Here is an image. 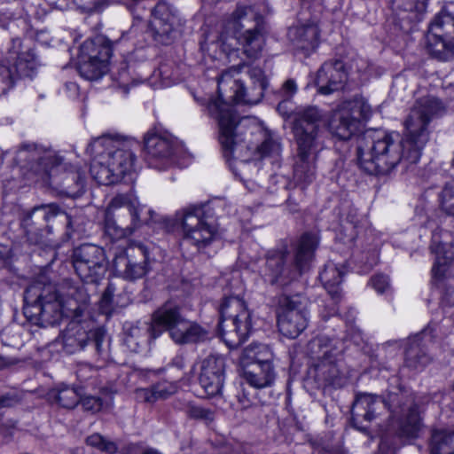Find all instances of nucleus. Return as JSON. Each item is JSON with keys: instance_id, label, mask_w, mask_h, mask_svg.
Returning <instances> with one entry per match:
<instances>
[{"instance_id": "1", "label": "nucleus", "mask_w": 454, "mask_h": 454, "mask_svg": "<svg viewBox=\"0 0 454 454\" xmlns=\"http://www.w3.org/2000/svg\"><path fill=\"white\" fill-rule=\"evenodd\" d=\"M243 65L239 64L222 73L218 78V98H208L207 108L211 116L218 121L219 142L226 158H243L244 152L251 154L259 153L262 156L280 151L279 143L271 138L265 139L261 145L254 137L261 136V128L254 119L239 117L229 105L241 103L255 105L259 103L267 87V81L260 68L251 69L249 74L253 85L245 87L243 82L235 78Z\"/></svg>"}, {"instance_id": "2", "label": "nucleus", "mask_w": 454, "mask_h": 454, "mask_svg": "<svg viewBox=\"0 0 454 454\" xmlns=\"http://www.w3.org/2000/svg\"><path fill=\"white\" fill-rule=\"evenodd\" d=\"M324 113L309 106L294 113L293 132L297 144V157L294 169L295 184L304 190L316 178V162L323 148Z\"/></svg>"}, {"instance_id": "3", "label": "nucleus", "mask_w": 454, "mask_h": 454, "mask_svg": "<svg viewBox=\"0 0 454 454\" xmlns=\"http://www.w3.org/2000/svg\"><path fill=\"white\" fill-rule=\"evenodd\" d=\"M395 133H375L359 140L357 161L359 167L370 175H388L399 164L405 168L415 165L419 160L408 158L410 146Z\"/></svg>"}, {"instance_id": "4", "label": "nucleus", "mask_w": 454, "mask_h": 454, "mask_svg": "<svg viewBox=\"0 0 454 454\" xmlns=\"http://www.w3.org/2000/svg\"><path fill=\"white\" fill-rule=\"evenodd\" d=\"M260 18L248 6H238L224 22L223 29L212 47H220L226 55L234 52L231 41H237L243 53L249 59H256L261 55L264 45V37L260 28Z\"/></svg>"}, {"instance_id": "5", "label": "nucleus", "mask_w": 454, "mask_h": 454, "mask_svg": "<svg viewBox=\"0 0 454 454\" xmlns=\"http://www.w3.org/2000/svg\"><path fill=\"white\" fill-rule=\"evenodd\" d=\"M96 156L91 160L90 172L92 178L102 185L121 181L134 166L136 156L126 145L117 146L109 138L98 137L87 149Z\"/></svg>"}, {"instance_id": "6", "label": "nucleus", "mask_w": 454, "mask_h": 454, "mask_svg": "<svg viewBox=\"0 0 454 454\" xmlns=\"http://www.w3.org/2000/svg\"><path fill=\"white\" fill-rule=\"evenodd\" d=\"M163 331L168 333L171 340L178 345L204 342L209 339L207 327L185 318L181 309L172 303H165L152 315L148 328L150 336L159 337Z\"/></svg>"}, {"instance_id": "7", "label": "nucleus", "mask_w": 454, "mask_h": 454, "mask_svg": "<svg viewBox=\"0 0 454 454\" xmlns=\"http://www.w3.org/2000/svg\"><path fill=\"white\" fill-rule=\"evenodd\" d=\"M142 207L136 197L130 193L115 195L106 209L105 233L113 240L131 236L144 223L153 218V211L148 209L149 219L143 218Z\"/></svg>"}, {"instance_id": "8", "label": "nucleus", "mask_w": 454, "mask_h": 454, "mask_svg": "<svg viewBox=\"0 0 454 454\" xmlns=\"http://www.w3.org/2000/svg\"><path fill=\"white\" fill-rule=\"evenodd\" d=\"M24 315L34 325L47 327L58 325L64 317L60 294L51 283L31 284L24 294Z\"/></svg>"}, {"instance_id": "9", "label": "nucleus", "mask_w": 454, "mask_h": 454, "mask_svg": "<svg viewBox=\"0 0 454 454\" xmlns=\"http://www.w3.org/2000/svg\"><path fill=\"white\" fill-rule=\"evenodd\" d=\"M443 110L442 103L434 98L418 100L404 120L402 139L410 146L408 158L419 160L422 150L429 140L428 124Z\"/></svg>"}, {"instance_id": "10", "label": "nucleus", "mask_w": 454, "mask_h": 454, "mask_svg": "<svg viewBox=\"0 0 454 454\" xmlns=\"http://www.w3.org/2000/svg\"><path fill=\"white\" fill-rule=\"evenodd\" d=\"M317 245V239L315 235L306 233L299 240L295 254L294 266L293 270L284 267L286 254L283 252L274 253L267 257L263 276L265 280L270 284L282 283L294 279L301 275L307 263L311 260L313 253Z\"/></svg>"}, {"instance_id": "11", "label": "nucleus", "mask_w": 454, "mask_h": 454, "mask_svg": "<svg viewBox=\"0 0 454 454\" xmlns=\"http://www.w3.org/2000/svg\"><path fill=\"white\" fill-rule=\"evenodd\" d=\"M251 328V314L245 301L235 296L225 298L220 307L219 332L226 345L231 348L239 347Z\"/></svg>"}, {"instance_id": "12", "label": "nucleus", "mask_w": 454, "mask_h": 454, "mask_svg": "<svg viewBox=\"0 0 454 454\" xmlns=\"http://www.w3.org/2000/svg\"><path fill=\"white\" fill-rule=\"evenodd\" d=\"M15 161L33 183L46 182L51 169L62 162V158L50 147L35 143H24L17 151Z\"/></svg>"}, {"instance_id": "13", "label": "nucleus", "mask_w": 454, "mask_h": 454, "mask_svg": "<svg viewBox=\"0 0 454 454\" xmlns=\"http://www.w3.org/2000/svg\"><path fill=\"white\" fill-rule=\"evenodd\" d=\"M371 114L372 108L368 102L363 97L356 96L333 113L328 121L329 131L340 140H348L358 131L360 119H367Z\"/></svg>"}, {"instance_id": "14", "label": "nucleus", "mask_w": 454, "mask_h": 454, "mask_svg": "<svg viewBox=\"0 0 454 454\" xmlns=\"http://www.w3.org/2000/svg\"><path fill=\"white\" fill-rule=\"evenodd\" d=\"M428 54L440 61L454 58V15L444 10L431 20L426 36Z\"/></svg>"}, {"instance_id": "15", "label": "nucleus", "mask_w": 454, "mask_h": 454, "mask_svg": "<svg viewBox=\"0 0 454 454\" xmlns=\"http://www.w3.org/2000/svg\"><path fill=\"white\" fill-rule=\"evenodd\" d=\"M308 303V300L300 294L279 298L278 327L283 335L294 339L307 328Z\"/></svg>"}, {"instance_id": "16", "label": "nucleus", "mask_w": 454, "mask_h": 454, "mask_svg": "<svg viewBox=\"0 0 454 454\" xmlns=\"http://www.w3.org/2000/svg\"><path fill=\"white\" fill-rule=\"evenodd\" d=\"M183 240L198 249L208 246L217 235V228L209 223L201 207L187 208L181 218Z\"/></svg>"}, {"instance_id": "17", "label": "nucleus", "mask_w": 454, "mask_h": 454, "mask_svg": "<svg viewBox=\"0 0 454 454\" xmlns=\"http://www.w3.org/2000/svg\"><path fill=\"white\" fill-rule=\"evenodd\" d=\"M73 264L77 275L86 283H97L106 270L103 248L92 244H84L74 249Z\"/></svg>"}, {"instance_id": "18", "label": "nucleus", "mask_w": 454, "mask_h": 454, "mask_svg": "<svg viewBox=\"0 0 454 454\" xmlns=\"http://www.w3.org/2000/svg\"><path fill=\"white\" fill-rule=\"evenodd\" d=\"M59 213L60 208L56 204L41 205L29 211H22L20 215V227L27 241L38 244L45 234L51 232L47 223Z\"/></svg>"}, {"instance_id": "19", "label": "nucleus", "mask_w": 454, "mask_h": 454, "mask_svg": "<svg viewBox=\"0 0 454 454\" xmlns=\"http://www.w3.org/2000/svg\"><path fill=\"white\" fill-rule=\"evenodd\" d=\"M104 333L101 330H92L87 323L72 320L62 332L58 341L67 354L82 350L90 340L94 341L98 354H101Z\"/></svg>"}, {"instance_id": "20", "label": "nucleus", "mask_w": 454, "mask_h": 454, "mask_svg": "<svg viewBox=\"0 0 454 454\" xmlns=\"http://www.w3.org/2000/svg\"><path fill=\"white\" fill-rule=\"evenodd\" d=\"M145 150L149 163L161 168L176 162V157L182 152L180 143L169 134L147 133L145 137Z\"/></svg>"}, {"instance_id": "21", "label": "nucleus", "mask_w": 454, "mask_h": 454, "mask_svg": "<svg viewBox=\"0 0 454 454\" xmlns=\"http://www.w3.org/2000/svg\"><path fill=\"white\" fill-rule=\"evenodd\" d=\"M148 249L143 244H130L114 259V268L125 279L134 280L148 271Z\"/></svg>"}, {"instance_id": "22", "label": "nucleus", "mask_w": 454, "mask_h": 454, "mask_svg": "<svg viewBox=\"0 0 454 454\" xmlns=\"http://www.w3.org/2000/svg\"><path fill=\"white\" fill-rule=\"evenodd\" d=\"M432 253L435 254V262L432 268L433 278L442 280L447 276L449 267L454 260V237L451 232L437 229L433 232Z\"/></svg>"}, {"instance_id": "23", "label": "nucleus", "mask_w": 454, "mask_h": 454, "mask_svg": "<svg viewBox=\"0 0 454 454\" xmlns=\"http://www.w3.org/2000/svg\"><path fill=\"white\" fill-rule=\"evenodd\" d=\"M225 379V359L220 355H209L201 361L200 384L208 396L221 394Z\"/></svg>"}, {"instance_id": "24", "label": "nucleus", "mask_w": 454, "mask_h": 454, "mask_svg": "<svg viewBox=\"0 0 454 454\" xmlns=\"http://www.w3.org/2000/svg\"><path fill=\"white\" fill-rule=\"evenodd\" d=\"M176 21V11L166 2L158 3L152 11L150 20V28L154 40L163 44L170 43L171 34Z\"/></svg>"}, {"instance_id": "25", "label": "nucleus", "mask_w": 454, "mask_h": 454, "mask_svg": "<svg viewBox=\"0 0 454 454\" xmlns=\"http://www.w3.org/2000/svg\"><path fill=\"white\" fill-rule=\"evenodd\" d=\"M347 80V72L341 60L325 62L317 71L316 83L321 94L328 95L342 88Z\"/></svg>"}, {"instance_id": "26", "label": "nucleus", "mask_w": 454, "mask_h": 454, "mask_svg": "<svg viewBox=\"0 0 454 454\" xmlns=\"http://www.w3.org/2000/svg\"><path fill=\"white\" fill-rule=\"evenodd\" d=\"M320 28L316 20H309L299 22L289 29L288 35L298 50L304 51L306 55L313 52L319 45Z\"/></svg>"}, {"instance_id": "27", "label": "nucleus", "mask_w": 454, "mask_h": 454, "mask_svg": "<svg viewBox=\"0 0 454 454\" xmlns=\"http://www.w3.org/2000/svg\"><path fill=\"white\" fill-rule=\"evenodd\" d=\"M387 409V404L378 395L362 394L357 395L351 410V419L355 427L359 430L365 429L362 420L371 422L382 410Z\"/></svg>"}, {"instance_id": "28", "label": "nucleus", "mask_w": 454, "mask_h": 454, "mask_svg": "<svg viewBox=\"0 0 454 454\" xmlns=\"http://www.w3.org/2000/svg\"><path fill=\"white\" fill-rule=\"evenodd\" d=\"M308 354L314 362L339 359L343 348L340 340L325 335L313 338L308 343Z\"/></svg>"}, {"instance_id": "29", "label": "nucleus", "mask_w": 454, "mask_h": 454, "mask_svg": "<svg viewBox=\"0 0 454 454\" xmlns=\"http://www.w3.org/2000/svg\"><path fill=\"white\" fill-rule=\"evenodd\" d=\"M60 301L64 317L78 320L88 308L90 296L82 286H69L66 297L60 294Z\"/></svg>"}, {"instance_id": "30", "label": "nucleus", "mask_w": 454, "mask_h": 454, "mask_svg": "<svg viewBox=\"0 0 454 454\" xmlns=\"http://www.w3.org/2000/svg\"><path fill=\"white\" fill-rule=\"evenodd\" d=\"M243 378L254 388H265L273 385L276 372L272 362L252 364L243 369Z\"/></svg>"}, {"instance_id": "31", "label": "nucleus", "mask_w": 454, "mask_h": 454, "mask_svg": "<svg viewBox=\"0 0 454 454\" xmlns=\"http://www.w3.org/2000/svg\"><path fill=\"white\" fill-rule=\"evenodd\" d=\"M112 55V46L109 40L98 35L95 37L86 40L80 47L78 57L87 59H98L109 62Z\"/></svg>"}, {"instance_id": "32", "label": "nucleus", "mask_w": 454, "mask_h": 454, "mask_svg": "<svg viewBox=\"0 0 454 454\" xmlns=\"http://www.w3.org/2000/svg\"><path fill=\"white\" fill-rule=\"evenodd\" d=\"M239 360L245 368L252 364L272 362L273 353L265 344L252 343L242 350Z\"/></svg>"}, {"instance_id": "33", "label": "nucleus", "mask_w": 454, "mask_h": 454, "mask_svg": "<svg viewBox=\"0 0 454 454\" xmlns=\"http://www.w3.org/2000/svg\"><path fill=\"white\" fill-rule=\"evenodd\" d=\"M429 362L430 356L422 346V337L416 336L411 339L405 351L406 365L413 369H419L426 366Z\"/></svg>"}, {"instance_id": "34", "label": "nucleus", "mask_w": 454, "mask_h": 454, "mask_svg": "<svg viewBox=\"0 0 454 454\" xmlns=\"http://www.w3.org/2000/svg\"><path fill=\"white\" fill-rule=\"evenodd\" d=\"M338 361L339 359L314 362L312 366L316 380L326 385L335 384V381L340 378Z\"/></svg>"}, {"instance_id": "35", "label": "nucleus", "mask_w": 454, "mask_h": 454, "mask_svg": "<svg viewBox=\"0 0 454 454\" xmlns=\"http://www.w3.org/2000/svg\"><path fill=\"white\" fill-rule=\"evenodd\" d=\"M109 62L98 59H87L78 57L77 69L80 74L87 80H98L108 71Z\"/></svg>"}, {"instance_id": "36", "label": "nucleus", "mask_w": 454, "mask_h": 454, "mask_svg": "<svg viewBox=\"0 0 454 454\" xmlns=\"http://www.w3.org/2000/svg\"><path fill=\"white\" fill-rule=\"evenodd\" d=\"M48 395L60 407L74 409L79 403L81 394L75 388L65 386L51 390Z\"/></svg>"}, {"instance_id": "37", "label": "nucleus", "mask_w": 454, "mask_h": 454, "mask_svg": "<svg viewBox=\"0 0 454 454\" xmlns=\"http://www.w3.org/2000/svg\"><path fill=\"white\" fill-rule=\"evenodd\" d=\"M422 427L417 407H411L406 417L399 422L398 434L401 437L415 438Z\"/></svg>"}, {"instance_id": "38", "label": "nucleus", "mask_w": 454, "mask_h": 454, "mask_svg": "<svg viewBox=\"0 0 454 454\" xmlns=\"http://www.w3.org/2000/svg\"><path fill=\"white\" fill-rule=\"evenodd\" d=\"M454 450V432L434 431L431 438L432 454H446Z\"/></svg>"}, {"instance_id": "39", "label": "nucleus", "mask_w": 454, "mask_h": 454, "mask_svg": "<svg viewBox=\"0 0 454 454\" xmlns=\"http://www.w3.org/2000/svg\"><path fill=\"white\" fill-rule=\"evenodd\" d=\"M342 272L333 264H328L320 274V279L333 298L339 296V285L342 282Z\"/></svg>"}, {"instance_id": "40", "label": "nucleus", "mask_w": 454, "mask_h": 454, "mask_svg": "<svg viewBox=\"0 0 454 454\" xmlns=\"http://www.w3.org/2000/svg\"><path fill=\"white\" fill-rule=\"evenodd\" d=\"M441 209L447 215L454 216V181L447 183L439 193Z\"/></svg>"}, {"instance_id": "41", "label": "nucleus", "mask_w": 454, "mask_h": 454, "mask_svg": "<svg viewBox=\"0 0 454 454\" xmlns=\"http://www.w3.org/2000/svg\"><path fill=\"white\" fill-rule=\"evenodd\" d=\"M86 442L100 450L114 453L117 451V446L114 442L108 441L99 434H93L87 437Z\"/></svg>"}, {"instance_id": "42", "label": "nucleus", "mask_w": 454, "mask_h": 454, "mask_svg": "<svg viewBox=\"0 0 454 454\" xmlns=\"http://www.w3.org/2000/svg\"><path fill=\"white\" fill-rule=\"evenodd\" d=\"M13 83V73L5 63L4 60L0 59V95L6 92Z\"/></svg>"}, {"instance_id": "43", "label": "nucleus", "mask_w": 454, "mask_h": 454, "mask_svg": "<svg viewBox=\"0 0 454 454\" xmlns=\"http://www.w3.org/2000/svg\"><path fill=\"white\" fill-rule=\"evenodd\" d=\"M79 403H81L84 411H90L92 413L98 412L103 407L102 399L93 395H81Z\"/></svg>"}, {"instance_id": "44", "label": "nucleus", "mask_w": 454, "mask_h": 454, "mask_svg": "<svg viewBox=\"0 0 454 454\" xmlns=\"http://www.w3.org/2000/svg\"><path fill=\"white\" fill-rule=\"evenodd\" d=\"M98 371L92 365L88 364H80L76 370V376L81 382H87L96 378Z\"/></svg>"}, {"instance_id": "45", "label": "nucleus", "mask_w": 454, "mask_h": 454, "mask_svg": "<svg viewBox=\"0 0 454 454\" xmlns=\"http://www.w3.org/2000/svg\"><path fill=\"white\" fill-rule=\"evenodd\" d=\"M187 413L191 418L201 419H212L213 413L210 410L205 409L199 405L190 404L187 409Z\"/></svg>"}, {"instance_id": "46", "label": "nucleus", "mask_w": 454, "mask_h": 454, "mask_svg": "<svg viewBox=\"0 0 454 454\" xmlns=\"http://www.w3.org/2000/svg\"><path fill=\"white\" fill-rule=\"evenodd\" d=\"M372 286L379 293L383 294L389 289V279L383 274L374 275L370 281Z\"/></svg>"}, {"instance_id": "47", "label": "nucleus", "mask_w": 454, "mask_h": 454, "mask_svg": "<svg viewBox=\"0 0 454 454\" xmlns=\"http://www.w3.org/2000/svg\"><path fill=\"white\" fill-rule=\"evenodd\" d=\"M153 387L158 400L168 398L169 395H173L176 390V387L175 385H168L167 383H158L154 385Z\"/></svg>"}, {"instance_id": "48", "label": "nucleus", "mask_w": 454, "mask_h": 454, "mask_svg": "<svg viewBox=\"0 0 454 454\" xmlns=\"http://www.w3.org/2000/svg\"><path fill=\"white\" fill-rule=\"evenodd\" d=\"M136 396L138 400L145 403H153L158 401L153 386L151 388L137 389Z\"/></svg>"}, {"instance_id": "49", "label": "nucleus", "mask_w": 454, "mask_h": 454, "mask_svg": "<svg viewBox=\"0 0 454 454\" xmlns=\"http://www.w3.org/2000/svg\"><path fill=\"white\" fill-rule=\"evenodd\" d=\"M297 91V85L294 80L288 79L286 80L281 88V92L284 97L290 98L294 96Z\"/></svg>"}, {"instance_id": "50", "label": "nucleus", "mask_w": 454, "mask_h": 454, "mask_svg": "<svg viewBox=\"0 0 454 454\" xmlns=\"http://www.w3.org/2000/svg\"><path fill=\"white\" fill-rule=\"evenodd\" d=\"M72 170L70 171V178L75 183L76 186H82L84 179L83 171L80 168L70 167Z\"/></svg>"}, {"instance_id": "51", "label": "nucleus", "mask_w": 454, "mask_h": 454, "mask_svg": "<svg viewBox=\"0 0 454 454\" xmlns=\"http://www.w3.org/2000/svg\"><path fill=\"white\" fill-rule=\"evenodd\" d=\"M11 250L8 247L0 245V267L5 266L9 262Z\"/></svg>"}, {"instance_id": "52", "label": "nucleus", "mask_w": 454, "mask_h": 454, "mask_svg": "<svg viewBox=\"0 0 454 454\" xmlns=\"http://www.w3.org/2000/svg\"><path fill=\"white\" fill-rule=\"evenodd\" d=\"M185 366V359L183 355L176 356L170 364L171 368H176L179 371H183Z\"/></svg>"}, {"instance_id": "53", "label": "nucleus", "mask_w": 454, "mask_h": 454, "mask_svg": "<svg viewBox=\"0 0 454 454\" xmlns=\"http://www.w3.org/2000/svg\"><path fill=\"white\" fill-rule=\"evenodd\" d=\"M16 426L15 423L10 422L0 426V434L4 436H11L13 434Z\"/></svg>"}, {"instance_id": "54", "label": "nucleus", "mask_w": 454, "mask_h": 454, "mask_svg": "<svg viewBox=\"0 0 454 454\" xmlns=\"http://www.w3.org/2000/svg\"><path fill=\"white\" fill-rule=\"evenodd\" d=\"M20 48H21V41H20V39H19V38L14 39L12 41V50H13L14 53L19 55Z\"/></svg>"}, {"instance_id": "55", "label": "nucleus", "mask_w": 454, "mask_h": 454, "mask_svg": "<svg viewBox=\"0 0 454 454\" xmlns=\"http://www.w3.org/2000/svg\"><path fill=\"white\" fill-rule=\"evenodd\" d=\"M111 295H112V291H111V289L108 287V288L105 291L104 295H103V298H104L105 300H108V299L110 298V296H111Z\"/></svg>"}, {"instance_id": "56", "label": "nucleus", "mask_w": 454, "mask_h": 454, "mask_svg": "<svg viewBox=\"0 0 454 454\" xmlns=\"http://www.w3.org/2000/svg\"><path fill=\"white\" fill-rule=\"evenodd\" d=\"M143 454H161L160 453L159 451L155 450H145Z\"/></svg>"}, {"instance_id": "57", "label": "nucleus", "mask_w": 454, "mask_h": 454, "mask_svg": "<svg viewBox=\"0 0 454 454\" xmlns=\"http://www.w3.org/2000/svg\"><path fill=\"white\" fill-rule=\"evenodd\" d=\"M382 449H383V442H381L380 445V450H381Z\"/></svg>"}, {"instance_id": "58", "label": "nucleus", "mask_w": 454, "mask_h": 454, "mask_svg": "<svg viewBox=\"0 0 454 454\" xmlns=\"http://www.w3.org/2000/svg\"><path fill=\"white\" fill-rule=\"evenodd\" d=\"M446 454H454V450H453V451H451V452H450V453H446Z\"/></svg>"}, {"instance_id": "59", "label": "nucleus", "mask_w": 454, "mask_h": 454, "mask_svg": "<svg viewBox=\"0 0 454 454\" xmlns=\"http://www.w3.org/2000/svg\"><path fill=\"white\" fill-rule=\"evenodd\" d=\"M453 390H454V383H453Z\"/></svg>"}]
</instances>
